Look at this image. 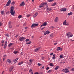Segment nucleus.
<instances>
[{"mask_svg":"<svg viewBox=\"0 0 74 74\" xmlns=\"http://www.w3.org/2000/svg\"><path fill=\"white\" fill-rule=\"evenodd\" d=\"M11 1L10 0H9L6 4V6H9L10 4H11Z\"/></svg>","mask_w":74,"mask_h":74,"instance_id":"0eeeda50","label":"nucleus"},{"mask_svg":"<svg viewBox=\"0 0 74 74\" xmlns=\"http://www.w3.org/2000/svg\"><path fill=\"white\" fill-rule=\"evenodd\" d=\"M5 58H3V61H4V60H5Z\"/></svg>","mask_w":74,"mask_h":74,"instance_id":"bf43d9fd","label":"nucleus"},{"mask_svg":"<svg viewBox=\"0 0 74 74\" xmlns=\"http://www.w3.org/2000/svg\"><path fill=\"white\" fill-rule=\"evenodd\" d=\"M13 69H14V66H12L9 69V71L10 72H11L12 71V70H13Z\"/></svg>","mask_w":74,"mask_h":74,"instance_id":"1a4fd4ad","label":"nucleus"},{"mask_svg":"<svg viewBox=\"0 0 74 74\" xmlns=\"http://www.w3.org/2000/svg\"><path fill=\"white\" fill-rule=\"evenodd\" d=\"M19 40L20 41H23L25 40V37H21L19 38Z\"/></svg>","mask_w":74,"mask_h":74,"instance_id":"9d476101","label":"nucleus"},{"mask_svg":"<svg viewBox=\"0 0 74 74\" xmlns=\"http://www.w3.org/2000/svg\"><path fill=\"white\" fill-rule=\"evenodd\" d=\"M62 63L63 62H60V64H62Z\"/></svg>","mask_w":74,"mask_h":74,"instance_id":"680f3d73","label":"nucleus"},{"mask_svg":"<svg viewBox=\"0 0 74 74\" xmlns=\"http://www.w3.org/2000/svg\"><path fill=\"white\" fill-rule=\"evenodd\" d=\"M63 72L64 73H67L69 72V69H63Z\"/></svg>","mask_w":74,"mask_h":74,"instance_id":"7ed1b4c3","label":"nucleus"},{"mask_svg":"<svg viewBox=\"0 0 74 74\" xmlns=\"http://www.w3.org/2000/svg\"><path fill=\"white\" fill-rule=\"evenodd\" d=\"M47 25V22H44L43 24L41 25V27H42V26H46Z\"/></svg>","mask_w":74,"mask_h":74,"instance_id":"9b49d317","label":"nucleus"},{"mask_svg":"<svg viewBox=\"0 0 74 74\" xmlns=\"http://www.w3.org/2000/svg\"><path fill=\"white\" fill-rule=\"evenodd\" d=\"M14 7L13 6L11 7L10 13H11L12 15H14L15 13V11H14Z\"/></svg>","mask_w":74,"mask_h":74,"instance_id":"f257e3e1","label":"nucleus"},{"mask_svg":"<svg viewBox=\"0 0 74 74\" xmlns=\"http://www.w3.org/2000/svg\"><path fill=\"white\" fill-rule=\"evenodd\" d=\"M53 0H48V1L49 2H51V1H52Z\"/></svg>","mask_w":74,"mask_h":74,"instance_id":"de8ad7c7","label":"nucleus"},{"mask_svg":"<svg viewBox=\"0 0 74 74\" xmlns=\"http://www.w3.org/2000/svg\"><path fill=\"white\" fill-rule=\"evenodd\" d=\"M43 5H42H42H40L39 6V7L40 8H42V7H43Z\"/></svg>","mask_w":74,"mask_h":74,"instance_id":"f704fd0d","label":"nucleus"},{"mask_svg":"<svg viewBox=\"0 0 74 74\" xmlns=\"http://www.w3.org/2000/svg\"><path fill=\"white\" fill-rule=\"evenodd\" d=\"M39 49H40V48L38 47L37 48L35 49L34 50V51L35 52H38V51H39Z\"/></svg>","mask_w":74,"mask_h":74,"instance_id":"ddd939ff","label":"nucleus"},{"mask_svg":"<svg viewBox=\"0 0 74 74\" xmlns=\"http://www.w3.org/2000/svg\"><path fill=\"white\" fill-rule=\"evenodd\" d=\"M11 4L12 5H14V4H15V2L14 1L12 2Z\"/></svg>","mask_w":74,"mask_h":74,"instance_id":"c85d7f7f","label":"nucleus"},{"mask_svg":"<svg viewBox=\"0 0 74 74\" xmlns=\"http://www.w3.org/2000/svg\"><path fill=\"white\" fill-rule=\"evenodd\" d=\"M18 53V51H14L13 52V53H14L15 54H16V53Z\"/></svg>","mask_w":74,"mask_h":74,"instance_id":"b1692460","label":"nucleus"},{"mask_svg":"<svg viewBox=\"0 0 74 74\" xmlns=\"http://www.w3.org/2000/svg\"><path fill=\"white\" fill-rule=\"evenodd\" d=\"M57 44V42H56V43H54V45H56Z\"/></svg>","mask_w":74,"mask_h":74,"instance_id":"5fc2aeb1","label":"nucleus"},{"mask_svg":"<svg viewBox=\"0 0 74 74\" xmlns=\"http://www.w3.org/2000/svg\"><path fill=\"white\" fill-rule=\"evenodd\" d=\"M62 49L63 48H60V50H62Z\"/></svg>","mask_w":74,"mask_h":74,"instance_id":"052dcab7","label":"nucleus"},{"mask_svg":"<svg viewBox=\"0 0 74 74\" xmlns=\"http://www.w3.org/2000/svg\"><path fill=\"white\" fill-rule=\"evenodd\" d=\"M1 14L2 15H4V12L3 11H1Z\"/></svg>","mask_w":74,"mask_h":74,"instance_id":"58836bf2","label":"nucleus"},{"mask_svg":"<svg viewBox=\"0 0 74 74\" xmlns=\"http://www.w3.org/2000/svg\"><path fill=\"white\" fill-rule=\"evenodd\" d=\"M55 54H53V57H52V59L53 60L55 59V58H56V57H55Z\"/></svg>","mask_w":74,"mask_h":74,"instance_id":"4be33fe9","label":"nucleus"},{"mask_svg":"<svg viewBox=\"0 0 74 74\" xmlns=\"http://www.w3.org/2000/svg\"><path fill=\"white\" fill-rule=\"evenodd\" d=\"M25 2H24V1H23L21 3V4L20 5V6H21L25 5Z\"/></svg>","mask_w":74,"mask_h":74,"instance_id":"2eb2a0df","label":"nucleus"},{"mask_svg":"<svg viewBox=\"0 0 74 74\" xmlns=\"http://www.w3.org/2000/svg\"><path fill=\"white\" fill-rule=\"evenodd\" d=\"M45 28V27H44L43 28L41 29V30H43V29H44Z\"/></svg>","mask_w":74,"mask_h":74,"instance_id":"864d4df0","label":"nucleus"},{"mask_svg":"<svg viewBox=\"0 0 74 74\" xmlns=\"http://www.w3.org/2000/svg\"><path fill=\"white\" fill-rule=\"evenodd\" d=\"M57 51H59L60 50V47H59L57 48Z\"/></svg>","mask_w":74,"mask_h":74,"instance_id":"72a5a7b5","label":"nucleus"},{"mask_svg":"<svg viewBox=\"0 0 74 74\" xmlns=\"http://www.w3.org/2000/svg\"><path fill=\"white\" fill-rule=\"evenodd\" d=\"M22 55H23V53L22 52H21V56H22Z\"/></svg>","mask_w":74,"mask_h":74,"instance_id":"6e6d98bb","label":"nucleus"},{"mask_svg":"<svg viewBox=\"0 0 74 74\" xmlns=\"http://www.w3.org/2000/svg\"><path fill=\"white\" fill-rule=\"evenodd\" d=\"M15 37H16V38H17V37H18V35L16 36Z\"/></svg>","mask_w":74,"mask_h":74,"instance_id":"0e129e2a","label":"nucleus"},{"mask_svg":"<svg viewBox=\"0 0 74 74\" xmlns=\"http://www.w3.org/2000/svg\"><path fill=\"white\" fill-rule=\"evenodd\" d=\"M51 71H52V70H50L49 71H48V73H50V72H51Z\"/></svg>","mask_w":74,"mask_h":74,"instance_id":"a18cd8bd","label":"nucleus"},{"mask_svg":"<svg viewBox=\"0 0 74 74\" xmlns=\"http://www.w3.org/2000/svg\"><path fill=\"white\" fill-rule=\"evenodd\" d=\"M56 4V3H55L52 5V6H55Z\"/></svg>","mask_w":74,"mask_h":74,"instance_id":"7c9ffc66","label":"nucleus"},{"mask_svg":"<svg viewBox=\"0 0 74 74\" xmlns=\"http://www.w3.org/2000/svg\"><path fill=\"white\" fill-rule=\"evenodd\" d=\"M42 5H43V6L44 7H47L48 5H47V3L46 2H45L42 4Z\"/></svg>","mask_w":74,"mask_h":74,"instance_id":"423d86ee","label":"nucleus"},{"mask_svg":"<svg viewBox=\"0 0 74 74\" xmlns=\"http://www.w3.org/2000/svg\"><path fill=\"white\" fill-rule=\"evenodd\" d=\"M51 37H53V36H52V35H51Z\"/></svg>","mask_w":74,"mask_h":74,"instance_id":"774afa93","label":"nucleus"},{"mask_svg":"<svg viewBox=\"0 0 74 74\" xmlns=\"http://www.w3.org/2000/svg\"><path fill=\"white\" fill-rule=\"evenodd\" d=\"M38 66H41V64H40V63H38Z\"/></svg>","mask_w":74,"mask_h":74,"instance_id":"a19ab883","label":"nucleus"},{"mask_svg":"<svg viewBox=\"0 0 74 74\" xmlns=\"http://www.w3.org/2000/svg\"><path fill=\"white\" fill-rule=\"evenodd\" d=\"M1 43L3 44H4V41L3 40L1 42Z\"/></svg>","mask_w":74,"mask_h":74,"instance_id":"c9c22d12","label":"nucleus"},{"mask_svg":"<svg viewBox=\"0 0 74 74\" xmlns=\"http://www.w3.org/2000/svg\"><path fill=\"white\" fill-rule=\"evenodd\" d=\"M49 67H47L46 68V70H49Z\"/></svg>","mask_w":74,"mask_h":74,"instance_id":"c03bdc74","label":"nucleus"},{"mask_svg":"<svg viewBox=\"0 0 74 74\" xmlns=\"http://www.w3.org/2000/svg\"><path fill=\"white\" fill-rule=\"evenodd\" d=\"M63 24L64 25H69V22H66V21L65 20L64 21Z\"/></svg>","mask_w":74,"mask_h":74,"instance_id":"39448f33","label":"nucleus"},{"mask_svg":"<svg viewBox=\"0 0 74 74\" xmlns=\"http://www.w3.org/2000/svg\"><path fill=\"white\" fill-rule=\"evenodd\" d=\"M34 74H38V73L36 72H35L34 73Z\"/></svg>","mask_w":74,"mask_h":74,"instance_id":"09e8293b","label":"nucleus"},{"mask_svg":"<svg viewBox=\"0 0 74 74\" xmlns=\"http://www.w3.org/2000/svg\"><path fill=\"white\" fill-rule=\"evenodd\" d=\"M7 41H5V45H4V47L3 48L4 49L6 48V47H7Z\"/></svg>","mask_w":74,"mask_h":74,"instance_id":"dca6fc26","label":"nucleus"},{"mask_svg":"<svg viewBox=\"0 0 74 74\" xmlns=\"http://www.w3.org/2000/svg\"><path fill=\"white\" fill-rule=\"evenodd\" d=\"M33 71V69H30L29 71V72H32Z\"/></svg>","mask_w":74,"mask_h":74,"instance_id":"ea45409f","label":"nucleus"},{"mask_svg":"<svg viewBox=\"0 0 74 74\" xmlns=\"http://www.w3.org/2000/svg\"><path fill=\"white\" fill-rule=\"evenodd\" d=\"M31 43H32V42L31 41H29L28 42H27L26 43V44L29 45V44H31Z\"/></svg>","mask_w":74,"mask_h":74,"instance_id":"393cba45","label":"nucleus"},{"mask_svg":"<svg viewBox=\"0 0 74 74\" xmlns=\"http://www.w3.org/2000/svg\"><path fill=\"white\" fill-rule=\"evenodd\" d=\"M51 8H47L46 10V11H47V12H49V11H51Z\"/></svg>","mask_w":74,"mask_h":74,"instance_id":"4468645a","label":"nucleus"},{"mask_svg":"<svg viewBox=\"0 0 74 74\" xmlns=\"http://www.w3.org/2000/svg\"><path fill=\"white\" fill-rule=\"evenodd\" d=\"M24 26H26V23H24Z\"/></svg>","mask_w":74,"mask_h":74,"instance_id":"e2e57ef3","label":"nucleus"},{"mask_svg":"<svg viewBox=\"0 0 74 74\" xmlns=\"http://www.w3.org/2000/svg\"><path fill=\"white\" fill-rule=\"evenodd\" d=\"M13 44H14V43H10L8 45L9 47H11V46L12 45H13Z\"/></svg>","mask_w":74,"mask_h":74,"instance_id":"a878e982","label":"nucleus"},{"mask_svg":"<svg viewBox=\"0 0 74 74\" xmlns=\"http://www.w3.org/2000/svg\"><path fill=\"white\" fill-rule=\"evenodd\" d=\"M38 25V24L33 23L31 26L32 27H34L35 26H37Z\"/></svg>","mask_w":74,"mask_h":74,"instance_id":"20e7f679","label":"nucleus"},{"mask_svg":"<svg viewBox=\"0 0 74 74\" xmlns=\"http://www.w3.org/2000/svg\"><path fill=\"white\" fill-rule=\"evenodd\" d=\"M58 17H56L54 20V21L55 22H58Z\"/></svg>","mask_w":74,"mask_h":74,"instance_id":"f3484780","label":"nucleus"},{"mask_svg":"<svg viewBox=\"0 0 74 74\" xmlns=\"http://www.w3.org/2000/svg\"><path fill=\"white\" fill-rule=\"evenodd\" d=\"M23 61H22V62H18V65H20L21 64H23Z\"/></svg>","mask_w":74,"mask_h":74,"instance_id":"aec40b11","label":"nucleus"},{"mask_svg":"<svg viewBox=\"0 0 74 74\" xmlns=\"http://www.w3.org/2000/svg\"><path fill=\"white\" fill-rule=\"evenodd\" d=\"M22 15H19V16H18V19H20V18H22Z\"/></svg>","mask_w":74,"mask_h":74,"instance_id":"bb28decb","label":"nucleus"},{"mask_svg":"<svg viewBox=\"0 0 74 74\" xmlns=\"http://www.w3.org/2000/svg\"><path fill=\"white\" fill-rule=\"evenodd\" d=\"M50 33V32L49 31H47L44 33V36H46L47 34H48Z\"/></svg>","mask_w":74,"mask_h":74,"instance_id":"6e6552de","label":"nucleus"},{"mask_svg":"<svg viewBox=\"0 0 74 74\" xmlns=\"http://www.w3.org/2000/svg\"><path fill=\"white\" fill-rule=\"evenodd\" d=\"M44 66H43L42 68H40V69H44Z\"/></svg>","mask_w":74,"mask_h":74,"instance_id":"603ef678","label":"nucleus"},{"mask_svg":"<svg viewBox=\"0 0 74 74\" xmlns=\"http://www.w3.org/2000/svg\"><path fill=\"white\" fill-rule=\"evenodd\" d=\"M51 27L52 28V29H54V28H55V27H54L53 26H52Z\"/></svg>","mask_w":74,"mask_h":74,"instance_id":"49530a36","label":"nucleus"},{"mask_svg":"<svg viewBox=\"0 0 74 74\" xmlns=\"http://www.w3.org/2000/svg\"><path fill=\"white\" fill-rule=\"evenodd\" d=\"M31 16V15L30 14H28L27 15V17L29 18V17H30Z\"/></svg>","mask_w":74,"mask_h":74,"instance_id":"473e14b6","label":"nucleus"},{"mask_svg":"<svg viewBox=\"0 0 74 74\" xmlns=\"http://www.w3.org/2000/svg\"><path fill=\"white\" fill-rule=\"evenodd\" d=\"M73 10H74V5H73Z\"/></svg>","mask_w":74,"mask_h":74,"instance_id":"338daca9","label":"nucleus"},{"mask_svg":"<svg viewBox=\"0 0 74 74\" xmlns=\"http://www.w3.org/2000/svg\"><path fill=\"white\" fill-rule=\"evenodd\" d=\"M38 13H35L33 15L34 18H36V17L37 16V15H38Z\"/></svg>","mask_w":74,"mask_h":74,"instance_id":"a211bd4d","label":"nucleus"},{"mask_svg":"<svg viewBox=\"0 0 74 74\" xmlns=\"http://www.w3.org/2000/svg\"><path fill=\"white\" fill-rule=\"evenodd\" d=\"M53 53H51L50 54V55H51V56H52V55H53Z\"/></svg>","mask_w":74,"mask_h":74,"instance_id":"8fccbe9b","label":"nucleus"},{"mask_svg":"<svg viewBox=\"0 0 74 74\" xmlns=\"http://www.w3.org/2000/svg\"><path fill=\"white\" fill-rule=\"evenodd\" d=\"M68 38H70L73 37V35H72V33L71 32L67 33L66 34Z\"/></svg>","mask_w":74,"mask_h":74,"instance_id":"f03ea898","label":"nucleus"},{"mask_svg":"<svg viewBox=\"0 0 74 74\" xmlns=\"http://www.w3.org/2000/svg\"><path fill=\"white\" fill-rule=\"evenodd\" d=\"M60 58H63V56H62V55H60Z\"/></svg>","mask_w":74,"mask_h":74,"instance_id":"79ce46f5","label":"nucleus"},{"mask_svg":"<svg viewBox=\"0 0 74 74\" xmlns=\"http://www.w3.org/2000/svg\"><path fill=\"white\" fill-rule=\"evenodd\" d=\"M49 65H50V66H51V67H53V66H54V65H53V63H50Z\"/></svg>","mask_w":74,"mask_h":74,"instance_id":"412c9836","label":"nucleus"},{"mask_svg":"<svg viewBox=\"0 0 74 74\" xmlns=\"http://www.w3.org/2000/svg\"><path fill=\"white\" fill-rule=\"evenodd\" d=\"M25 29H27V27H25Z\"/></svg>","mask_w":74,"mask_h":74,"instance_id":"69168bd1","label":"nucleus"},{"mask_svg":"<svg viewBox=\"0 0 74 74\" xmlns=\"http://www.w3.org/2000/svg\"><path fill=\"white\" fill-rule=\"evenodd\" d=\"M5 36L7 37H9V35H8V34H5Z\"/></svg>","mask_w":74,"mask_h":74,"instance_id":"c756f323","label":"nucleus"},{"mask_svg":"<svg viewBox=\"0 0 74 74\" xmlns=\"http://www.w3.org/2000/svg\"><path fill=\"white\" fill-rule=\"evenodd\" d=\"M0 26H2V23L0 22Z\"/></svg>","mask_w":74,"mask_h":74,"instance_id":"13d9d810","label":"nucleus"},{"mask_svg":"<svg viewBox=\"0 0 74 74\" xmlns=\"http://www.w3.org/2000/svg\"><path fill=\"white\" fill-rule=\"evenodd\" d=\"M71 71H74V68H73L71 69Z\"/></svg>","mask_w":74,"mask_h":74,"instance_id":"37998d69","label":"nucleus"},{"mask_svg":"<svg viewBox=\"0 0 74 74\" xmlns=\"http://www.w3.org/2000/svg\"><path fill=\"white\" fill-rule=\"evenodd\" d=\"M18 59L16 58V59L14 60H13V61H14V62H16V61L17 60H18Z\"/></svg>","mask_w":74,"mask_h":74,"instance_id":"e433bc0d","label":"nucleus"},{"mask_svg":"<svg viewBox=\"0 0 74 74\" xmlns=\"http://www.w3.org/2000/svg\"><path fill=\"white\" fill-rule=\"evenodd\" d=\"M58 68H59V66H56V67L55 69V70H58Z\"/></svg>","mask_w":74,"mask_h":74,"instance_id":"cd10ccee","label":"nucleus"},{"mask_svg":"<svg viewBox=\"0 0 74 74\" xmlns=\"http://www.w3.org/2000/svg\"><path fill=\"white\" fill-rule=\"evenodd\" d=\"M73 14V13L72 12H71L69 13H68V15L70 16V15H71Z\"/></svg>","mask_w":74,"mask_h":74,"instance_id":"5701e85b","label":"nucleus"},{"mask_svg":"<svg viewBox=\"0 0 74 74\" xmlns=\"http://www.w3.org/2000/svg\"><path fill=\"white\" fill-rule=\"evenodd\" d=\"M9 28H12V25H11L9 24Z\"/></svg>","mask_w":74,"mask_h":74,"instance_id":"2f4dec72","label":"nucleus"},{"mask_svg":"<svg viewBox=\"0 0 74 74\" xmlns=\"http://www.w3.org/2000/svg\"><path fill=\"white\" fill-rule=\"evenodd\" d=\"M29 39H26V40H25V41H26V42H27L28 41H29Z\"/></svg>","mask_w":74,"mask_h":74,"instance_id":"4c0bfd02","label":"nucleus"},{"mask_svg":"<svg viewBox=\"0 0 74 74\" xmlns=\"http://www.w3.org/2000/svg\"><path fill=\"white\" fill-rule=\"evenodd\" d=\"M60 11H63V12H64V11H66V8H62L60 9Z\"/></svg>","mask_w":74,"mask_h":74,"instance_id":"f8f14e48","label":"nucleus"},{"mask_svg":"<svg viewBox=\"0 0 74 74\" xmlns=\"http://www.w3.org/2000/svg\"><path fill=\"white\" fill-rule=\"evenodd\" d=\"M7 62L9 63H11L12 62L10 60L8 59L7 60Z\"/></svg>","mask_w":74,"mask_h":74,"instance_id":"6ab92c4d","label":"nucleus"},{"mask_svg":"<svg viewBox=\"0 0 74 74\" xmlns=\"http://www.w3.org/2000/svg\"><path fill=\"white\" fill-rule=\"evenodd\" d=\"M29 61L30 63H32V60H29Z\"/></svg>","mask_w":74,"mask_h":74,"instance_id":"3c124183","label":"nucleus"},{"mask_svg":"<svg viewBox=\"0 0 74 74\" xmlns=\"http://www.w3.org/2000/svg\"><path fill=\"white\" fill-rule=\"evenodd\" d=\"M42 60H44V57H42L41 58Z\"/></svg>","mask_w":74,"mask_h":74,"instance_id":"4d7b16f0","label":"nucleus"}]
</instances>
